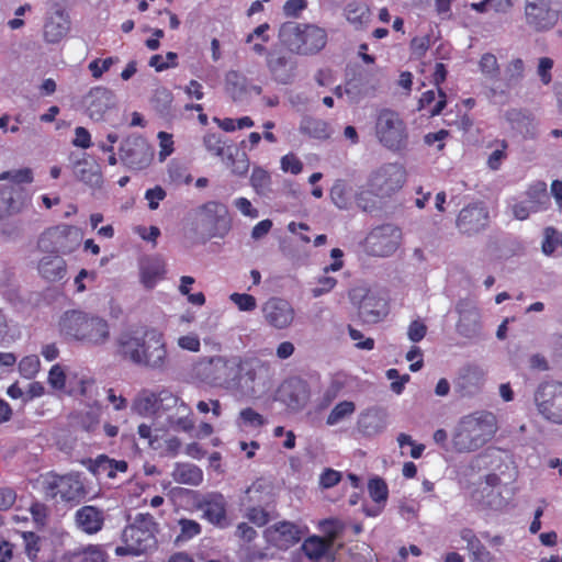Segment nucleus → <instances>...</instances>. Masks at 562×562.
Masks as SVG:
<instances>
[{"mask_svg": "<svg viewBox=\"0 0 562 562\" xmlns=\"http://www.w3.org/2000/svg\"><path fill=\"white\" fill-rule=\"evenodd\" d=\"M115 355L123 361L150 370H164L169 362L164 334L154 327L122 331L115 341Z\"/></svg>", "mask_w": 562, "mask_h": 562, "instance_id": "1", "label": "nucleus"}, {"mask_svg": "<svg viewBox=\"0 0 562 562\" xmlns=\"http://www.w3.org/2000/svg\"><path fill=\"white\" fill-rule=\"evenodd\" d=\"M60 336L87 347H101L111 337L109 322L94 313L82 310H67L58 321Z\"/></svg>", "mask_w": 562, "mask_h": 562, "instance_id": "2", "label": "nucleus"}, {"mask_svg": "<svg viewBox=\"0 0 562 562\" xmlns=\"http://www.w3.org/2000/svg\"><path fill=\"white\" fill-rule=\"evenodd\" d=\"M497 418L488 411H476L460 418L452 446L457 452H472L482 448L495 436Z\"/></svg>", "mask_w": 562, "mask_h": 562, "instance_id": "3", "label": "nucleus"}, {"mask_svg": "<svg viewBox=\"0 0 562 562\" xmlns=\"http://www.w3.org/2000/svg\"><path fill=\"white\" fill-rule=\"evenodd\" d=\"M169 406H175L179 415L178 417L168 416L169 424L177 429L191 431L194 428V420L190 406L169 391L164 390L158 394L143 391L134 400L132 408L138 415L148 416Z\"/></svg>", "mask_w": 562, "mask_h": 562, "instance_id": "4", "label": "nucleus"}, {"mask_svg": "<svg viewBox=\"0 0 562 562\" xmlns=\"http://www.w3.org/2000/svg\"><path fill=\"white\" fill-rule=\"evenodd\" d=\"M157 531L158 524L153 515L148 513L137 514L133 522L123 529L121 536L123 544L115 548V554L119 557H136L147 553L157 546Z\"/></svg>", "mask_w": 562, "mask_h": 562, "instance_id": "5", "label": "nucleus"}, {"mask_svg": "<svg viewBox=\"0 0 562 562\" xmlns=\"http://www.w3.org/2000/svg\"><path fill=\"white\" fill-rule=\"evenodd\" d=\"M281 42L300 55H313L321 52L327 44L325 29L308 23L284 22L279 30Z\"/></svg>", "mask_w": 562, "mask_h": 562, "instance_id": "6", "label": "nucleus"}, {"mask_svg": "<svg viewBox=\"0 0 562 562\" xmlns=\"http://www.w3.org/2000/svg\"><path fill=\"white\" fill-rule=\"evenodd\" d=\"M237 356H204L193 364L195 378L212 387L232 391L236 376Z\"/></svg>", "mask_w": 562, "mask_h": 562, "instance_id": "7", "label": "nucleus"}, {"mask_svg": "<svg viewBox=\"0 0 562 562\" xmlns=\"http://www.w3.org/2000/svg\"><path fill=\"white\" fill-rule=\"evenodd\" d=\"M374 135L379 144L392 153L400 154L408 148L409 134L406 122L394 110L382 109L378 112Z\"/></svg>", "mask_w": 562, "mask_h": 562, "instance_id": "8", "label": "nucleus"}, {"mask_svg": "<svg viewBox=\"0 0 562 562\" xmlns=\"http://www.w3.org/2000/svg\"><path fill=\"white\" fill-rule=\"evenodd\" d=\"M406 179L407 172L403 165L398 162L382 164L370 172L359 200H362L366 194L380 200L391 198L403 188Z\"/></svg>", "mask_w": 562, "mask_h": 562, "instance_id": "9", "label": "nucleus"}, {"mask_svg": "<svg viewBox=\"0 0 562 562\" xmlns=\"http://www.w3.org/2000/svg\"><path fill=\"white\" fill-rule=\"evenodd\" d=\"M235 385L232 391L254 396L259 386H265L271 378V366L256 357H237Z\"/></svg>", "mask_w": 562, "mask_h": 562, "instance_id": "10", "label": "nucleus"}, {"mask_svg": "<svg viewBox=\"0 0 562 562\" xmlns=\"http://www.w3.org/2000/svg\"><path fill=\"white\" fill-rule=\"evenodd\" d=\"M198 226L209 238H224L232 229V217L226 204L218 201H207L196 211Z\"/></svg>", "mask_w": 562, "mask_h": 562, "instance_id": "11", "label": "nucleus"}, {"mask_svg": "<svg viewBox=\"0 0 562 562\" xmlns=\"http://www.w3.org/2000/svg\"><path fill=\"white\" fill-rule=\"evenodd\" d=\"M533 402L538 414L547 422L562 425V382L550 380L541 382L535 393Z\"/></svg>", "mask_w": 562, "mask_h": 562, "instance_id": "12", "label": "nucleus"}, {"mask_svg": "<svg viewBox=\"0 0 562 562\" xmlns=\"http://www.w3.org/2000/svg\"><path fill=\"white\" fill-rule=\"evenodd\" d=\"M78 229L68 224H60L45 229L37 241L41 251L52 255H68L79 246Z\"/></svg>", "mask_w": 562, "mask_h": 562, "instance_id": "13", "label": "nucleus"}, {"mask_svg": "<svg viewBox=\"0 0 562 562\" xmlns=\"http://www.w3.org/2000/svg\"><path fill=\"white\" fill-rule=\"evenodd\" d=\"M47 497L60 502L79 503L86 495L85 486L78 475L49 473L44 482Z\"/></svg>", "mask_w": 562, "mask_h": 562, "instance_id": "14", "label": "nucleus"}, {"mask_svg": "<svg viewBox=\"0 0 562 562\" xmlns=\"http://www.w3.org/2000/svg\"><path fill=\"white\" fill-rule=\"evenodd\" d=\"M402 231L393 224H383L371 229L364 239L366 251L374 257H389L400 247Z\"/></svg>", "mask_w": 562, "mask_h": 562, "instance_id": "15", "label": "nucleus"}, {"mask_svg": "<svg viewBox=\"0 0 562 562\" xmlns=\"http://www.w3.org/2000/svg\"><path fill=\"white\" fill-rule=\"evenodd\" d=\"M120 160L130 169L142 170L153 160V151L146 139L138 135L126 137L120 146Z\"/></svg>", "mask_w": 562, "mask_h": 562, "instance_id": "16", "label": "nucleus"}, {"mask_svg": "<svg viewBox=\"0 0 562 562\" xmlns=\"http://www.w3.org/2000/svg\"><path fill=\"white\" fill-rule=\"evenodd\" d=\"M457 227L465 235H476L488 227L490 213L484 202H473L465 205L458 214Z\"/></svg>", "mask_w": 562, "mask_h": 562, "instance_id": "17", "label": "nucleus"}, {"mask_svg": "<svg viewBox=\"0 0 562 562\" xmlns=\"http://www.w3.org/2000/svg\"><path fill=\"white\" fill-rule=\"evenodd\" d=\"M525 19L530 29L542 32L557 24L558 12L551 8V0H526Z\"/></svg>", "mask_w": 562, "mask_h": 562, "instance_id": "18", "label": "nucleus"}, {"mask_svg": "<svg viewBox=\"0 0 562 562\" xmlns=\"http://www.w3.org/2000/svg\"><path fill=\"white\" fill-rule=\"evenodd\" d=\"M484 383V370L476 364H467L459 370L453 387L460 397H472L482 391Z\"/></svg>", "mask_w": 562, "mask_h": 562, "instance_id": "19", "label": "nucleus"}, {"mask_svg": "<svg viewBox=\"0 0 562 562\" xmlns=\"http://www.w3.org/2000/svg\"><path fill=\"white\" fill-rule=\"evenodd\" d=\"M304 535V530L291 521H279L265 530V537L272 546L286 550L299 543Z\"/></svg>", "mask_w": 562, "mask_h": 562, "instance_id": "20", "label": "nucleus"}, {"mask_svg": "<svg viewBox=\"0 0 562 562\" xmlns=\"http://www.w3.org/2000/svg\"><path fill=\"white\" fill-rule=\"evenodd\" d=\"M279 396L290 409L300 411L310 401V385L301 378H290L280 385Z\"/></svg>", "mask_w": 562, "mask_h": 562, "instance_id": "21", "label": "nucleus"}, {"mask_svg": "<svg viewBox=\"0 0 562 562\" xmlns=\"http://www.w3.org/2000/svg\"><path fill=\"white\" fill-rule=\"evenodd\" d=\"M262 314L268 325L277 329H283L292 324L295 312L289 301L281 297H270L262 305Z\"/></svg>", "mask_w": 562, "mask_h": 562, "instance_id": "22", "label": "nucleus"}, {"mask_svg": "<svg viewBox=\"0 0 562 562\" xmlns=\"http://www.w3.org/2000/svg\"><path fill=\"white\" fill-rule=\"evenodd\" d=\"M456 308L460 315L457 323L458 333L467 338L479 335L481 329L479 308L468 301L459 302Z\"/></svg>", "mask_w": 562, "mask_h": 562, "instance_id": "23", "label": "nucleus"}, {"mask_svg": "<svg viewBox=\"0 0 562 562\" xmlns=\"http://www.w3.org/2000/svg\"><path fill=\"white\" fill-rule=\"evenodd\" d=\"M77 527L87 535L99 532L104 525L103 512L94 506L86 505L75 514Z\"/></svg>", "mask_w": 562, "mask_h": 562, "instance_id": "24", "label": "nucleus"}, {"mask_svg": "<svg viewBox=\"0 0 562 562\" xmlns=\"http://www.w3.org/2000/svg\"><path fill=\"white\" fill-rule=\"evenodd\" d=\"M199 508L204 518L215 526H223L226 520V502L222 494H209L200 503Z\"/></svg>", "mask_w": 562, "mask_h": 562, "instance_id": "25", "label": "nucleus"}, {"mask_svg": "<svg viewBox=\"0 0 562 562\" xmlns=\"http://www.w3.org/2000/svg\"><path fill=\"white\" fill-rule=\"evenodd\" d=\"M37 271L47 282H58L67 273V263L60 256L48 254L40 259Z\"/></svg>", "mask_w": 562, "mask_h": 562, "instance_id": "26", "label": "nucleus"}, {"mask_svg": "<svg viewBox=\"0 0 562 562\" xmlns=\"http://www.w3.org/2000/svg\"><path fill=\"white\" fill-rule=\"evenodd\" d=\"M69 19L64 10L55 11L44 24V40L47 43H58L69 30Z\"/></svg>", "mask_w": 562, "mask_h": 562, "instance_id": "27", "label": "nucleus"}, {"mask_svg": "<svg viewBox=\"0 0 562 562\" xmlns=\"http://www.w3.org/2000/svg\"><path fill=\"white\" fill-rule=\"evenodd\" d=\"M76 178L91 188H100L103 177L99 164L93 159L82 158L75 165Z\"/></svg>", "mask_w": 562, "mask_h": 562, "instance_id": "28", "label": "nucleus"}, {"mask_svg": "<svg viewBox=\"0 0 562 562\" xmlns=\"http://www.w3.org/2000/svg\"><path fill=\"white\" fill-rule=\"evenodd\" d=\"M459 536L467 543V550L472 562H490L492 560L491 552L482 543L473 529L462 528Z\"/></svg>", "mask_w": 562, "mask_h": 562, "instance_id": "29", "label": "nucleus"}, {"mask_svg": "<svg viewBox=\"0 0 562 562\" xmlns=\"http://www.w3.org/2000/svg\"><path fill=\"white\" fill-rule=\"evenodd\" d=\"M142 283L151 289L165 274V263L158 257H148L140 261L139 266Z\"/></svg>", "mask_w": 562, "mask_h": 562, "instance_id": "30", "label": "nucleus"}, {"mask_svg": "<svg viewBox=\"0 0 562 562\" xmlns=\"http://www.w3.org/2000/svg\"><path fill=\"white\" fill-rule=\"evenodd\" d=\"M447 105V94L442 89L427 90L418 100V110H426L430 117L439 115Z\"/></svg>", "mask_w": 562, "mask_h": 562, "instance_id": "31", "label": "nucleus"}, {"mask_svg": "<svg viewBox=\"0 0 562 562\" xmlns=\"http://www.w3.org/2000/svg\"><path fill=\"white\" fill-rule=\"evenodd\" d=\"M127 469L128 464L125 460L111 459L105 454L98 456L93 464L94 474L108 479H115L117 473H125Z\"/></svg>", "mask_w": 562, "mask_h": 562, "instance_id": "32", "label": "nucleus"}, {"mask_svg": "<svg viewBox=\"0 0 562 562\" xmlns=\"http://www.w3.org/2000/svg\"><path fill=\"white\" fill-rule=\"evenodd\" d=\"M346 20L356 29L364 27L371 18V11L368 4L362 1L349 2L344 9Z\"/></svg>", "mask_w": 562, "mask_h": 562, "instance_id": "33", "label": "nucleus"}, {"mask_svg": "<svg viewBox=\"0 0 562 562\" xmlns=\"http://www.w3.org/2000/svg\"><path fill=\"white\" fill-rule=\"evenodd\" d=\"M525 195L526 201L533 212L546 210L549 204V194L547 191V183L544 181H535L531 183L527 188Z\"/></svg>", "mask_w": 562, "mask_h": 562, "instance_id": "34", "label": "nucleus"}, {"mask_svg": "<svg viewBox=\"0 0 562 562\" xmlns=\"http://www.w3.org/2000/svg\"><path fill=\"white\" fill-rule=\"evenodd\" d=\"M172 477L177 483L188 485H199L203 481L202 470L192 463H177Z\"/></svg>", "mask_w": 562, "mask_h": 562, "instance_id": "35", "label": "nucleus"}, {"mask_svg": "<svg viewBox=\"0 0 562 562\" xmlns=\"http://www.w3.org/2000/svg\"><path fill=\"white\" fill-rule=\"evenodd\" d=\"M331 546L323 537L314 535L304 540L302 550L310 560L318 561L329 551Z\"/></svg>", "mask_w": 562, "mask_h": 562, "instance_id": "36", "label": "nucleus"}, {"mask_svg": "<svg viewBox=\"0 0 562 562\" xmlns=\"http://www.w3.org/2000/svg\"><path fill=\"white\" fill-rule=\"evenodd\" d=\"M288 64L289 59L284 55L269 53L267 56V67L269 68L270 72L276 80L284 85L291 82L292 79V75L284 71L288 67Z\"/></svg>", "mask_w": 562, "mask_h": 562, "instance_id": "37", "label": "nucleus"}, {"mask_svg": "<svg viewBox=\"0 0 562 562\" xmlns=\"http://www.w3.org/2000/svg\"><path fill=\"white\" fill-rule=\"evenodd\" d=\"M226 158L234 175L243 177L248 172L250 162L245 151H240L234 146L228 147Z\"/></svg>", "mask_w": 562, "mask_h": 562, "instance_id": "38", "label": "nucleus"}, {"mask_svg": "<svg viewBox=\"0 0 562 562\" xmlns=\"http://www.w3.org/2000/svg\"><path fill=\"white\" fill-rule=\"evenodd\" d=\"M203 145L205 149L213 156L225 158L227 148L233 147L227 145L223 136L218 133H206L203 137Z\"/></svg>", "mask_w": 562, "mask_h": 562, "instance_id": "39", "label": "nucleus"}, {"mask_svg": "<svg viewBox=\"0 0 562 562\" xmlns=\"http://www.w3.org/2000/svg\"><path fill=\"white\" fill-rule=\"evenodd\" d=\"M173 101L172 92L166 87H159L151 97L153 108L161 115L169 114Z\"/></svg>", "mask_w": 562, "mask_h": 562, "instance_id": "40", "label": "nucleus"}, {"mask_svg": "<svg viewBox=\"0 0 562 562\" xmlns=\"http://www.w3.org/2000/svg\"><path fill=\"white\" fill-rule=\"evenodd\" d=\"M250 186L257 194L266 195L271 186L270 173L261 167H255L250 176Z\"/></svg>", "mask_w": 562, "mask_h": 562, "instance_id": "41", "label": "nucleus"}, {"mask_svg": "<svg viewBox=\"0 0 562 562\" xmlns=\"http://www.w3.org/2000/svg\"><path fill=\"white\" fill-rule=\"evenodd\" d=\"M356 411V405L351 401H342L337 403L326 418L328 426L340 423L344 418L351 416Z\"/></svg>", "mask_w": 562, "mask_h": 562, "instance_id": "42", "label": "nucleus"}, {"mask_svg": "<svg viewBox=\"0 0 562 562\" xmlns=\"http://www.w3.org/2000/svg\"><path fill=\"white\" fill-rule=\"evenodd\" d=\"M368 492L374 503H385L389 497V487L386 482L379 476L370 479L368 482Z\"/></svg>", "mask_w": 562, "mask_h": 562, "instance_id": "43", "label": "nucleus"}, {"mask_svg": "<svg viewBox=\"0 0 562 562\" xmlns=\"http://www.w3.org/2000/svg\"><path fill=\"white\" fill-rule=\"evenodd\" d=\"M301 131L315 138H327L329 136L328 124L318 119H307L303 121Z\"/></svg>", "mask_w": 562, "mask_h": 562, "instance_id": "44", "label": "nucleus"}, {"mask_svg": "<svg viewBox=\"0 0 562 562\" xmlns=\"http://www.w3.org/2000/svg\"><path fill=\"white\" fill-rule=\"evenodd\" d=\"M319 528L324 532V539L334 544L335 540L344 530V524L335 518L324 519L319 522Z\"/></svg>", "mask_w": 562, "mask_h": 562, "instance_id": "45", "label": "nucleus"}, {"mask_svg": "<svg viewBox=\"0 0 562 562\" xmlns=\"http://www.w3.org/2000/svg\"><path fill=\"white\" fill-rule=\"evenodd\" d=\"M497 146L487 158V166L492 170H498L503 164V160L507 157L508 144L506 140H495Z\"/></svg>", "mask_w": 562, "mask_h": 562, "instance_id": "46", "label": "nucleus"}, {"mask_svg": "<svg viewBox=\"0 0 562 562\" xmlns=\"http://www.w3.org/2000/svg\"><path fill=\"white\" fill-rule=\"evenodd\" d=\"M505 119L515 130H521L531 122L530 114L520 109H510L506 111Z\"/></svg>", "mask_w": 562, "mask_h": 562, "instance_id": "47", "label": "nucleus"}, {"mask_svg": "<svg viewBox=\"0 0 562 562\" xmlns=\"http://www.w3.org/2000/svg\"><path fill=\"white\" fill-rule=\"evenodd\" d=\"M178 55L173 52H168L166 58L164 56L156 54L153 55L149 59V66L154 67L156 71H164L168 68H173L178 66Z\"/></svg>", "mask_w": 562, "mask_h": 562, "instance_id": "48", "label": "nucleus"}, {"mask_svg": "<svg viewBox=\"0 0 562 562\" xmlns=\"http://www.w3.org/2000/svg\"><path fill=\"white\" fill-rule=\"evenodd\" d=\"M479 67L482 74L490 78H496L499 75V66L495 55L485 53L482 55Z\"/></svg>", "mask_w": 562, "mask_h": 562, "instance_id": "49", "label": "nucleus"}, {"mask_svg": "<svg viewBox=\"0 0 562 562\" xmlns=\"http://www.w3.org/2000/svg\"><path fill=\"white\" fill-rule=\"evenodd\" d=\"M229 300L238 307L241 312H252L257 307V300L254 295L248 293H232Z\"/></svg>", "mask_w": 562, "mask_h": 562, "instance_id": "50", "label": "nucleus"}, {"mask_svg": "<svg viewBox=\"0 0 562 562\" xmlns=\"http://www.w3.org/2000/svg\"><path fill=\"white\" fill-rule=\"evenodd\" d=\"M560 246H562V236H560L554 228L548 227L542 241V251L549 256L552 255Z\"/></svg>", "mask_w": 562, "mask_h": 562, "instance_id": "51", "label": "nucleus"}, {"mask_svg": "<svg viewBox=\"0 0 562 562\" xmlns=\"http://www.w3.org/2000/svg\"><path fill=\"white\" fill-rule=\"evenodd\" d=\"M239 419L244 425L252 428H260L266 424V418L251 407L241 409L239 412Z\"/></svg>", "mask_w": 562, "mask_h": 562, "instance_id": "52", "label": "nucleus"}, {"mask_svg": "<svg viewBox=\"0 0 562 562\" xmlns=\"http://www.w3.org/2000/svg\"><path fill=\"white\" fill-rule=\"evenodd\" d=\"M337 285V279L329 276L317 278L316 285L311 289V295L316 299L329 293Z\"/></svg>", "mask_w": 562, "mask_h": 562, "instance_id": "53", "label": "nucleus"}, {"mask_svg": "<svg viewBox=\"0 0 562 562\" xmlns=\"http://www.w3.org/2000/svg\"><path fill=\"white\" fill-rule=\"evenodd\" d=\"M344 389V383L338 380H333L329 385L324 391L319 407L326 408L328 407L340 394L341 390Z\"/></svg>", "mask_w": 562, "mask_h": 562, "instance_id": "54", "label": "nucleus"}, {"mask_svg": "<svg viewBox=\"0 0 562 562\" xmlns=\"http://www.w3.org/2000/svg\"><path fill=\"white\" fill-rule=\"evenodd\" d=\"M0 180H11L14 183H31L33 173L30 168H23L15 171H3L0 173Z\"/></svg>", "mask_w": 562, "mask_h": 562, "instance_id": "55", "label": "nucleus"}, {"mask_svg": "<svg viewBox=\"0 0 562 562\" xmlns=\"http://www.w3.org/2000/svg\"><path fill=\"white\" fill-rule=\"evenodd\" d=\"M181 540H189L200 535L202 528L199 522L192 519L182 518L179 520Z\"/></svg>", "mask_w": 562, "mask_h": 562, "instance_id": "56", "label": "nucleus"}, {"mask_svg": "<svg viewBox=\"0 0 562 562\" xmlns=\"http://www.w3.org/2000/svg\"><path fill=\"white\" fill-rule=\"evenodd\" d=\"M22 538L24 541L25 553L31 559L34 560L40 552V537L33 531H23Z\"/></svg>", "mask_w": 562, "mask_h": 562, "instance_id": "57", "label": "nucleus"}, {"mask_svg": "<svg viewBox=\"0 0 562 562\" xmlns=\"http://www.w3.org/2000/svg\"><path fill=\"white\" fill-rule=\"evenodd\" d=\"M525 64L521 58H515L506 67L505 74L508 83L518 82L522 79Z\"/></svg>", "mask_w": 562, "mask_h": 562, "instance_id": "58", "label": "nucleus"}, {"mask_svg": "<svg viewBox=\"0 0 562 562\" xmlns=\"http://www.w3.org/2000/svg\"><path fill=\"white\" fill-rule=\"evenodd\" d=\"M49 385L56 391H63L66 385V373L60 364H54L47 379Z\"/></svg>", "mask_w": 562, "mask_h": 562, "instance_id": "59", "label": "nucleus"}, {"mask_svg": "<svg viewBox=\"0 0 562 562\" xmlns=\"http://www.w3.org/2000/svg\"><path fill=\"white\" fill-rule=\"evenodd\" d=\"M246 518L257 527H263L269 522L270 515L265 508L252 506L247 509Z\"/></svg>", "mask_w": 562, "mask_h": 562, "instance_id": "60", "label": "nucleus"}, {"mask_svg": "<svg viewBox=\"0 0 562 562\" xmlns=\"http://www.w3.org/2000/svg\"><path fill=\"white\" fill-rule=\"evenodd\" d=\"M281 169L284 172H290L292 175H299L303 170V162L301 159L293 153H289L281 158Z\"/></svg>", "mask_w": 562, "mask_h": 562, "instance_id": "61", "label": "nucleus"}, {"mask_svg": "<svg viewBox=\"0 0 562 562\" xmlns=\"http://www.w3.org/2000/svg\"><path fill=\"white\" fill-rule=\"evenodd\" d=\"M117 60V58L108 57L104 59H93L90 61L88 68L91 71V75L94 79H99L102 77V75L108 71L111 66Z\"/></svg>", "mask_w": 562, "mask_h": 562, "instance_id": "62", "label": "nucleus"}, {"mask_svg": "<svg viewBox=\"0 0 562 562\" xmlns=\"http://www.w3.org/2000/svg\"><path fill=\"white\" fill-rule=\"evenodd\" d=\"M169 178L177 184L186 183L189 184L192 181V177L187 172V168L179 164L170 165L168 169Z\"/></svg>", "mask_w": 562, "mask_h": 562, "instance_id": "63", "label": "nucleus"}, {"mask_svg": "<svg viewBox=\"0 0 562 562\" xmlns=\"http://www.w3.org/2000/svg\"><path fill=\"white\" fill-rule=\"evenodd\" d=\"M82 562H108V554L101 546H89L82 551Z\"/></svg>", "mask_w": 562, "mask_h": 562, "instance_id": "64", "label": "nucleus"}]
</instances>
